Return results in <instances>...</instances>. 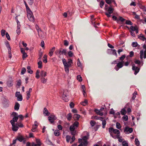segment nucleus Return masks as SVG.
Wrapping results in <instances>:
<instances>
[{"label":"nucleus","instance_id":"obj_40","mask_svg":"<svg viewBox=\"0 0 146 146\" xmlns=\"http://www.w3.org/2000/svg\"><path fill=\"white\" fill-rule=\"evenodd\" d=\"M18 118L19 117L20 118L19 120V121H21L23 120L24 118V117L22 115H20L18 116Z\"/></svg>","mask_w":146,"mask_h":146},{"label":"nucleus","instance_id":"obj_36","mask_svg":"<svg viewBox=\"0 0 146 146\" xmlns=\"http://www.w3.org/2000/svg\"><path fill=\"white\" fill-rule=\"evenodd\" d=\"M26 72V69L25 68H22L21 71V74L22 75L24 74L25 72Z\"/></svg>","mask_w":146,"mask_h":146},{"label":"nucleus","instance_id":"obj_7","mask_svg":"<svg viewBox=\"0 0 146 146\" xmlns=\"http://www.w3.org/2000/svg\"><path fill=\"white\" fill-rule=\"evenodd\" d=\"M12 126V130L15 131H17L19 129L17 125H15V123H11Z\"/></svg>","mask_w":146,"mask_h":146},{"label":"nucleus","instance_id":"obj_19","mask_svg":"<svg viewBox=\"0 0 146 146\" xmlns=\"http://www.w3.org/2000/svg\"><path fill=\"white\" fill-rule=\"evenodd\" d=\"M27 72L30 74H32L33 73V71L31 69V67L29 66H27Z\"/></svg>","mask_w":146,"mask_h":146},{"label":"nucleus","instance_id":"obj_48","mask_svg":"<svg viewBox=\"0 0 146 146\" xmlns=\"http://www.w3.org/2000/svg\"><path fill=\"white\" fill-rule=\"evenodd\" d=\"M114 129L112 127L110 128L109 129V131L110 133V135H111L112 132H113Z\"/></svg>","mask_w":146,"mask_h":146},{"label":"nucleus","instance_id":"obj_49","mask_svg":"<svg viewBox=\"0 0 146 146\" xmlns=\"http://www.w3.org/2000/svg\"><path fill=\"white\" fill-rule=\"evenodd\" d=\"M126 57V56L125 55H122L121 57L119 58V60L122 61L125 59Z\"/></svg>","mask_w":146,"mask_h":146},{"label":"nucleus","instance_id":"obj_16","mask_svg":"<svg viewBox=\"0 0 146 146\" xmlns=\"http://www.w3.org/2000/svg\"><path fill=\"white\" fill-rule=\"evenodd\" d=\"M55 49V47H53L50 50V52L49 53V54L50 56H51L53 54V53Z\"/></svg>","mask_w":146,"mask_h":146},{"label":"nucleus","instance_id":"obj_32","mask_svg":"<svg viewBox=\"0 0 146 146\" xmlns=\"http://www.w3.org/2000/svg\"><path fill=\"white\" fill-rule=\"evenodd\" d=\"M54 134L56 136H58L60 135L59 131L58 130H56L54 131Z\"/></svg>","mask_w":146,"mask_h":146},{"label":"nucleus","instance_id":"obj_54","mask_svg":"<svg viewBox=\"0 0 146 146\" xmlns=\"http://www.w3.org/2000/svg\"><path fill=\"white\" fill-rule=\"evenodd\" d=\"M41 82L44 84L46 83V80L43 78H41Z\"/></svg>","mask_w":146,"mask_h":146},{"label":"nucleus","instance_id":"obj_58","mask_svg":"<svg viewBox=\"0 0 146 146\" xmlns=\"http://www.w3.org/2000/svg\"><path fill=\"white\" fill-rule=\"evenodd\" d=\"M95 122L91 120L90 122V124L93 127L95 125Z\"/></svg>","mask_w":146,"mask_h":146},{"label":"nucleus","instance_id":"obj_11","mask_svg":"<svg viewBox=\"0 0 146 146\" xmlns=\"http://www.w3.org/2000/svg\"><path fill=\"white\" fill-rule=\"evenodd\" d=\"M108 52H111L113 54L117 56V55L116 52V51L115 49H109L108 50Z\"/></svg>","mask_w":146,"mask_h":146},{"label":"nucleus","instance_id":"obj_26","mask_svg":"<svg viewBox=\"0 0 146 146\" xmlns=\"http://www.w3.org/2000/svg\"><path fill=\"white\" fill-rule=\"evenodd\" d=\"M21 122H20V121H18L17 123H16V125H17V126L19 127H23V125Z\"/></svg>","mask_w":146,"mask_h":146},{"label":"nucleus","instance_id":"obj_51","mask_svg":"<svg viewBox=\"0 0 146 146\" xmlns=\"http://www.w3.org/2000/svg\"><path fill=\"white\" fill-rule=\"evenodd\" d=\"M75 127L73 125H71L70 127V131H73L75 130Z\"/></svg>","mask_w":146,"mask_h":146},{"label":"nucleus","instance_id":"obj_39","mask_svg":"<svg viewBox=\"0 0 146 146\" xmlns=\"http://www.w3.org/2000/svg\"><path fill=\"white\" fill-rule=\"evenodd\" d=\"M42 62L41 61H40L38 62V68H40L42 67Z\"/></svg>","mask_w":146,"mask_h":146},{"label":"nucleus","instance_id":"obj_50","mask_svg":"<svg viewBox=\"0 0 146 146\" xmlns=\"http://www.w3.org/2000/svg\"><path fill=\"white\" fill-rule=\"evenodd\" d=\"M5 30L2 29L1 31V35L2 36H3L5 35Z\"/></svg>","mask_w":146,"mask_h":146},{"label":"nucleus","instance_id":"obj_46","mask_svg":"<svg viewBox=\"0 0 146 146\" xmlns=\"http://www.w3.org/2000/svg\"><path fill=\"white\" fill-rule=\"evenodd\" d=\"M66 50L65 49H62L61 50V54H64L65 55H66Z\"/></svg>","mask_w":146,"mask_h":146},{"label":"nucleus","instance_id":"obj_35","mask_svg":"<svg viewBox=\"0 0 146 146\" xmlns=\"http://www.w3.org/2000/svg\"><path fill=\"white\" fill-rule=\"evenodd\" d=\"M138 45L137 43L136 42H133L131 44L132 46L133 47H136Z\"/></svg>","mask_w":146,"mask_h":146},{"label":"nucleus","instance_id":"obj_41","mask_svg":"<svg viewBox=\"0 0 146 146\" xmlns=\"http://www.w3.org/2000/svg\"><path fill=\"white\" fill-rule=\"evenodd\" d=\"M102 128H104L106 124V121L105 120H102Z\"/></svg>","mask_w":146,"mask_h":146},{"label":"nucleus","instance_id":"obj_1","mask_svg":"<svg viewBox=\"0 0 146 146\" xmlns=\"http://www.w3.org/2000/svg\"><path fill=\"white\" fill-rule=\"evenodd\" d=\"M27 17L28 19L30 21L34 22L35 18L32 11H29L27 12Z\"/></svg>","mask_w":146,"mask_h":146},{"label":"nucleus","instance_id":"obj_53","mask_svg":"<svg viewBox=\"0 0 146 146\" xmlns=\"http://www.w3.org/2000/svg\"><path fill=\"white\" fill-rule=\"evenodd\" d=\"M5 35H6V37L7 38V39L9 40H11L10 37V36L9 35V34H8V33L7 32H6L5 34Z\"/></svg>","mask_w":146,"mask_h":146},{"label":"nucleus","instance_id":"obj_45","mask_svg":"<svg viewBox=\"0 0 146 146\" xmlns=\"http://www.w3.org/2000/svg\"><path fill=\"white\" fill-rule=\"evenodd\" d=\"M66 138L67 142H69L71 139L70 136L69 135H67L66 136Z\"/></svg>","mask_w":146,"mask_h":146},{"label":"nucleus","instance_id":"obj_63","mask_svg":"<svg viewBox=\"0 0 146 146\" xmlns=\"http://www.w3.org/2000/svg\"><path fill=\"white\" fill-rule=\"evenodd\" d=\"M68 55L70 57H72L73 55V53L71 51H70L68 53Z\"/></svg>","mask_w":146,"mask_h":146},{"label":"nucleus","instance_id":"obj_59","mask_svg":"<svg viewBox=\"0 0 146 146\" xmlns=\"http://www.w3.org/2000/svg\"><path fill=\"white\" fill-rule=\"evenodd\" d=\"M5 44L6 47L7 48H9V47H10V46L9 43V42H8V41H6L5 42Z\"/></svg>","mask_w":146,"mask_h":146},{"label":"nucleus","instance_id":"obj_34","mask_svg":"<svg viewBox=\"0 0 146 146\" xmlns=\"http://www.w3.org/2000/svg\"><path fill=\"white\" fill-rule=\"evenodd\" d=\"M135 143L136 145L137 146H139L140 145L139 142L137 138L135 139Z\"/></svg>","mask_w":146,"mask_h":146},{"label":"nucleus","instance_id":"obj_2","mask_svg":"<svg viewBox=\"0 0 146 146\" xmlns=\"http://www.w3.org/2000/svg\"><path fill=\"white\" fill-rule=\"evenodd\" d=\"M124 62V61L119 62L117 64V65L115 67L114 69L118 71L119 68H121L123 66V63Z\"/></svg>","mask_w":146,"mask_h":146},{"label":"nucleus","instance_id":"obj_4","mask_svg":"<svg viewBox=\"0 0 146 146\" xmlns=\"http://www.w3.org/2000/svg\"><path fill=\"white\" fill-rule=\"evenodd\" d=\"M15 96L17 97V100L19 101H21L23 100L22 96L21 95L20 92H16Z\"/></svg>","mask_w":146,"mask_h":146},{"label":"nucleus","instance_id":"obj_57","mask_svg":"<svg viewBox=\"0 0 146 146\" xmlns=\"http://www.w3.org/2000/svg\"><path fill=\"white\" fill-rule=\"evenodd\" d=\"M125 20V19H124V18H122V17H119V20H117V22H118V21L119 20V21H120L121 22H123Z\"/></svg>","mask_w":146,"mask_h":146},{"label":"nucleus","instance_id":"obj_10","mask_svg":"<svg viewBox=\"0 0 146 146\" xmlns=\"http://www.w3.org/2000/svg\"><path fill=\"white\" fill-rule=\"evenodd\" d=\"M18 117L14 116L12 120H11L10 122L11 123H15V122H17L18 120Z\"/></svg>","mask_w":146,"mask_h":146},{"label":"nucleus","instance_id":"obj_38","mask_svg":"<svg viewBox=\"0 0 146 146\" xmlns=\"http://www.w3.org/2000/svg\"><path fill=\"white\" fill-rule=\"evenodd\" d=\"M125 23L127 25H133V23L129 20H127L126 21Z\"/></svg>","mask_w":146,"mask_h":146},{"label":"nucleus","instance_id":"obj_14","mask_svg":"<svg viewBox=\"0 0 146 146\" xmlns=\"http://www.w3.org/2000/svg\"><path fill=\"white\" fill-rule=\"evenodd\" d=\"M19 107L20 104H19L17 102H16L14 107V109L18 111L19 109Z\"/></svg>","mask_w":146,"mask_h":146},{"label":"nucleus","instance_id":"obj_60","mask_svg":"<svg viewBox=\"0 0 146 146\" xmlns=\"http://www.w3.org/2000/svg\"><path fill=\"white\" fill-rule=\"evenodd\" d=\"M83 142H82V143H83V145L84 146H86L88 144V142L87 140H83Z\"/></svg>","mask_w":146,"mask_h":146},{"label":"nucleus","instance_id":"obj_42","mask_svg":"<svg viewBox=\"0 0 146 146\" xmlns=\"http://www.w3.org/2000/svg\"><path fill=\"white\" fill-rule=\"evenodd\" d=\"M122 119L125 121H127L128 120V117L127 115H124L122 117Z\"/></svg>","mask_w":146,"mask_h":146},{"label":"nucleus","instance_id":"obj_21","mask_svg":"<svg viewBox=\"0 0 146 146\" xmlns=\"http://www.w3.org/2000/svg\"><path fill=\"white\" fill-rule=\"evenodd\" d=\"M63 99L64 100L65 102H67L68 101V99L67 98V96L66 94H64V92L63 93L62 95Z\"/></svg>","mask_w":146,"mask_h":146},{"label":"nucleus","instance_id":"obj_12","mask_svg":"<svg viewBox=\"0 0 146 146\" xmlns=\"http://www.w3.org/2000/svg\"><path fill=\"white\" fill-rule=\"evenodd\" d=\"M94 111L97 114L100 116H102L103 115V112H102L100 110H99L97 109H95Z\"/></svg>","mask_w":146,"mask_h":146},{"label":"nucleus","instance_id":"obj_20","mask_svg":"<svg viewBox=\"0 0 146 146\" xmlns=\"http://www.w3.org/2000/svg\"><path fill=\"white\" fill-rule=\"evenodd\" d=\"M86 133H87V135L83 137L82 138V139L83 140H87L88 139L89 136V134L87 132H86Z\"/></svg>","mask_w":146,"mask_h":146},{"label":"nucleus","instance_id":"obj_44","mask_svg":"<svg viewBox=\"0 0 146 146\" xmlns=\"http://www.w3.org/2000/svg\"><path fill=\"white\" fill-rule=\"evenodd\" d=\"M129 56H127L126 58H128V57L129 56L131 57H132L134 55V52L133 51H131L129 53Z\"/></svg>","mask_w":146,"mask_h":146},{"label":"nucleus","instance_id":"obj_28","mask_svg":"<svg viewBox=\"0 0 146 146\" xmlns=\"http://www.w3.org/2000/svg\"><path fill=\"white\" fill-rule=\"evenodd\" d=\"M72 117V114H71V113H69L68 114V115L66 117V118L68 120L70 121Z\"/></svg>","mask_w":146,"mask_h":146},{"label":"nucleus","instance_id":"obj_23","mask_svg":"<svg viewBox=\"0 0 146 146\" xmlns=\"http://www.w3.org/2000/svg\"><path fill=\"white\" fill-rule=\"evenodd\" d=\"M80 103L83 106H86L88 104V100L86 99L84 101L81 102Z\"/></svg>","mask_w":146,"mask_h":146},{"label":"nucleus","instance_id":"obj_5","mask_svg":"<svg viewBox=\"0 0 146 146\" xmlns=\"http://www.w3.org/2000/svg\"><path fill=\"white\" fill-rule=\"evenodd\" d=\"M132 69L135 71L134 74L136 75L139 72V69L138 67H135L134 65H132Z\"/></svg>","mask_w":146,"mask_h":146},{"label":"nucleus","instance_id":"obj_3","mask_svg":"<svg viewBox=\"0 0 146 146\" xmlns=\"http://www.w3.org/2000/svg\"><path fill=\"white\" fill-rule=\"evenodd\" d=\"M48 119L50 122L52 123L56 119V117L54 115H51L48 117Z\"/></svg>","mask_w":146,"mask_h":146},{"label":"nucleus","instance_id":"obj_52","mask_svg":"<svg viewBox=\"0 0 146 146\" xmlns=\"http://www.w3.org/2000/svg\"><path fill=\"white\" fill-rule=\"evenodd\" d=\"M123 146H128L127 143L125 141H124L122 143Z\"/></svg>","mask_w":146,"mask_h":146},{"label":"nucleus","instance_id":"obj_22","mask_svg":"<svg viewBox=\"0 0 146 146\" xmlns=\"http://www.w3.org/2000/svg\"><path fill=\"white\" fill-rule=\"evenodd\" d=\"M120 112L121 114L123 115H125L126 113V110L124 108L122 109Z\"/></svg>","mask_w":146,"mask_h":146},{"label":"nucleus","instance_id":"obj_64","mask_svg":"<svg viewBox=\"0 0 146 146\" xmlns=\"http://www.w3.org/2000/svg\"><path fill=\"white\" fill-rule=\"evenodd\" d=\"M32 146H40L39 144H35L34 142L32 143Z\"/></svg>","mask_w":146,"mask_h":146},{"label":"nucleus","instance_id":"obj_33","mask_svg":"<svg viewBox=\"0 0 146 146\" xmlns=\"http://www.w3.org/2000/svg\"><path fill=\"white\" fill-rule=\"evenodd\" d=\"M47 56L46 54H45L44 55L43 57V62L45 63H46L47 62Z\"/></svg>","mask_w":146,"mask_h":146},{"label":"nucleus","instance_id":"obj_56","mask_svg":"<svg viewBox=\"0 0 146 146\" xmlns=\"http://www.w3.org/2000/svg\"><path fill=\"white\" fill-rule=\"evenodd\" d=\"M111 135V136L113 138L115 139H117L119 136H120V135H113L112 134Z\"/></svg>","mask_w":146,"mask_h":146},{"label":"nucleus","instance_id":"obj_55","mask_svg":"<svg viewBox=\"0 0 146 146\" xmlns=\"http://www.w3.org/2000/svg\"><path fill=\"white\" fill-rule=\"evenodd\" d=\"M23 56L22 58L24 60V59L27 57V53L25 52L23 54Z\"/></svg>","mask_w":146,"mask_h":146},{"label":"nucleus","instance_id":"obj_27","mask_svg":"<svg viewBox=\"0 0 146 146\" xmlns=\"http://www.w3.org/2000/svg\"><path fill=\"white\" fill-rule=\"evenodd\" d=\"M46 72H45L44 71L42 70L41 71L40 75L42 77L43 76H46Z\"/></svg>","mask_w":146,"mask_h":146},{"label":"nucleus","instance_id":"obj_13","mask_svg":"<svg viewBox=\"0 0 146 146\" xmlns=\"http://www.w3.org/2000/svg\"><path fill=\"white\" fill-rule=\"evenodd\" d=\"M43 113L45 114L46 116H48L50 114V113L48 111L46 108H44L43 110Z\"/></svg>","mask_w":146,"mask_h":146},{"label":"nucleus","instance_id":"obj_15","mask_svg":"<svg viewBox=\"0 0 146 146\" xmlns=\"http://www.w3.org/2000/svg\"><path fill=\"white\" fill-rule=\"evenodd\" d=\"M138 38L142 40L143 41H144L146 40V38L144 37V36L142 34H141L140 35H138Z\"/></svg>","mask_w":146,"mask_h":146},{"label":"nucleus","instance_id":"obj_25","mask_svg":"<svg viewBox=\"0 0 146 146\" xmlns=\"http://www.w3.org/2000/svg\"><path fill=\"white\" fill-rule=\"evenodd\" d=\"M140 58L141 59H142L143 58L144 56V52L143 50H141L140 52Z\"/></svg>","mask_w":146,"mask_h":146},{"label":"nucleus","instance_id":"obj_43","mask_svg":"<svg viewBox=\"0 0 146 146\" xmlns=\"http://www.w3.org/2000/svg\"><path fill=\"white\" fill-rule=\"evenodd\" d=\"M116 128L119 129H120L121 128L120 124L118 122H117L116 123Z\"/></svg>","mask_w":146,"mask_h":146},{"label":"nucleus","instance_id":"obj_9","mask_svg":"<svg viewBox=\"0 0 146 146\" xmlns=\"http://www.w3.org/2000/svg\"><path fill=\"white\" fill-rule=\"evenodd\" d=\"M62 50V48H60L59 50H56L55 52V54L56 55H59L58 56V57L59 58L60 57V55H61L62 54L61 50Z\"/></svg>","mask_w":146,"mask_h":146},{"label":"nucleus","instance_id":"obj_37","mask_svg":"<svg viewBox=\"0 0 146 146\" xmlns=\"http://www.w3.org/2000/svg\"><path fill=\"white\" fill-rule=\"evenodd\" d=\"M77 79L80 82H81L82 81V77L80 75H78L77 76Z\"/></svg>","mask_w":146,"mask_h":146},{"label":"nucleus","instance_id":"obj_29","mask_svg":"<svg viewBox=\"0 0 146 146\" xmlns=\"http://www.w3.org/2000/svg\"><path fill=\"white\" fill-rule=\"evenodd\" d=\"M38 125V123H37V121H35L34 124L33 125V128H36Z\"/></svg>","mask_w":146,"mask_h":146},{"label":"nucleus","instance_id":"obj_31","mask_svg":"<svg viewBox=\"0 0 146 146\" xmlns=\"http://www.w3.org/2000/svg\"><path fill=\"white\" fill-rule=\"evenodd\" d=\"M130 29H131L133 31H134L135 30H137V29L138 28L136 26H131L130 27Z\"/></svg>","mask_w":146,"mask_h":146},{"label":"nucleus","instance_id":"obj_24","mask_svg":"<svg viewBox=\"0 0 146 146\" xmlns=\"http://www.w3.org/2000/svg\"><path fill=\"white\" fill-rule=\"evenodd\" d=\"M80 116L78 114H74V118L75 120H78L80 118Z\"/></svg>","mask_w":146,"mask_h":146},{"label":"nucleus","instance_id":"obj_18","mask_svg":"<svg viewBox=\"0 0 146 146\" xmlns=\"http://www.w3.org/2000/svg\"><path fill=\"white\" fill-rule=\"evenodd\" d=\"M17 139L20 142H22L24 139V138L22 136H18L17 137Z\"/></svg>","mask_w":146,"mask_h":146},{"label":"nucleus","instance_id":"obj_6","mask_svg":"<svg viewBox=\"0 0 146 146\" xmlns=\"http://www.w3.org/2000/svg\"><path fill=\"white\" fill-rule=\"evenodd\" d=\"M133 131L132 128H129L128 127H126L124 129V132H126L127 133H131Z\"/></svg>","mask_w":146,"mask_h":146},{"label":"nucleus","instance_id":"obj_62","mask_svg":"<svg viewBox=\"0 0 146 146\" xmlns=\"http://www.w3.org/2000/svg\"><path fill=\"white\" fill-rule=\"evenodd\" d=\"M78 122L77 121H76L73 124V125H74L75 127H77L78 126Z\"/></svg>","mask_w":146,"mask_h":146},{"label":"nucleus","instance_id":"obj_8","mask_svg":"<svg viewBox=\"0 0 146 146\" xmlns=\"http://www.w3.org/2000/svg\"><path fill=\"white\" fill-rule=\"evenodd\" d=\"M7 84L9 87L12 86L13 85V80L11 79L9 80L7 82Z\"/></svg>","mask_w":146,"mask_h":146},{"label":"nucleus","instance_id":"obj_30","mask_svg":"<svg viewBox=\"0 0 146 146\" xmlns=\"http://www.w3.org/2000/svg\"><path fill=\"white\" fill-rule=\"evenodd\" d=\"M113 132L117 135H120V132L117 129H114Z\"/></svg>","mask_w":146,"mask_h":146},{"label":"nucleus","instance_id":"obj_47","mask_svg":"<svg viewBox=\"0 0 146 146\" xmlns=\"http://www.w3.org/2000/svg\"><path fill=\"white\" fill-rule=\"evenodd\" d=\"M64 67H70L71 65V64H69L67 62L63 64Z\"/></svg>","mask_w":146,"mask_h":146},{"label":"nucleus","instance_id":"obj_17","mask_svg":"<svg viewBox=\"0 0 146 146\" xmlns=\"http://www.w3.org/2000/svg\"><path fill=\"white\" fill-rule=\"evenodd\" d=\"M113 10L114 9L112 8L111 5H110V6L108 8L107 10H108V13H112Z\"/></svg>","mask_w":146,"mask_h":146},{"label":"nucleus","instance_id":"obj_61","mask_svg":"<svg viewBox=\"0 0 146 146\" xmlns=\"http://www.w3.org/2000/svg\"><path fill=\"white\" fill-rule=\"evenodd\" d=\"M104 4V2L102 1H101L100 3V6L101 8H102Z\"/></svg>","mask_w":146,"mask_h":146}]
</instances>
